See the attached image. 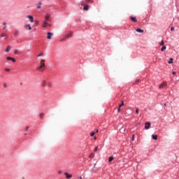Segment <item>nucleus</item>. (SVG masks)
<instances>
[{
    "label": "nucleus",
    "instance_id": "nucleus-15",
    "mask_svg": "<svg viewBox=\"0 0 179 179\" xmlns=\"http://www.w3.org/2000/svg\"><path fill=\"white\" fill-rule=\"evenodd\" d=\"M152 137L154 141H157V135L152 134Z\"/></svg>",
    "mask_w": 179,
    "mask_h": 179
},
{
    "label": "nucleus",
    "instance_id": "nucleus-28",
    "mask_svg": "<svg viewBox=\"0 0 179 179\" xmlns=\"http://www.w3.org/2000/svg\"><path fill=\"white\" fill-rule=\"evenodd\" d=\"M160 45H164V41H161Z\"/></svg>",
    "mask_w": 179,
    "mask_h": 179
},
{
    "label": "nucleus",
    "instance_id": "nucleus-13",
    "mask_svg": "<svg viewBox=\"0 0 179 179\" xmlns=\"http://www.w3.org/2000/svg\"><path fill=\"white\" fill-rule=\"evenodd\" d=\"M83 10H89V5L86 4L84 6Z\"/></svg>",
    "mask_w": 179,
    "mask_h": 179
},
{
    "label": "nucleus",
    "instance_id": "nucleus-3",
    "mask_svg": "<svg viewBox=\"0 0 179 179\" xmlns=\"http://www.w3.org/2000/svg\"><path fill=\"white\" fill-rule=\"evenodd\" d=\"M166 86H167V82H164L159 85V89H164Z\"/></svg>",
    "mask_w": 179,
    "mask_h": 179
},
{
    "label": "nucleus",
    "instance_id": "nucleus-7",
    "mask_svg": "<svg viewBox=\"0 0 179 179\" xmlns=\"http://www.w3.org/2000/svg\"><path fill=\"white\" fill-rule=\"evenodd\" d=\"M130 20H131V22H134V23H136V22H138V20H136V17L131 16L129 17Z\"/></svg>",
    "mask_w": 179,
    "mask_h": 179
},
{
    "label": "nucleus",
    "instance_id": "nucleus-6",
    "mask_svg": "<svg viewBox=\"0 0 179 179\" xmlns=\"http://www.w3.org/2000/svg\"><path fill=\"white\" fill-rule=\"evenodd\" d=\"M6 60L7 61H12L13 62H16V59H15V58H13V57H6Z\"/></svg>",
    "mask_w": 179,
    "mask_h": 179
},
{
    "label": "nucleus",
    "instance_id": "nucleus-31",
    "mask_svg": "<svg viewBox=\"0 0 179 179\" xmlns=\"http://www.w3.org/2000/svg\"><path fill=\"white\" fill-rule=\"evenodd\" d=\"M136 114H139V109H138V108H136Z\"/></svg>",
    "mask_w": 179,
    "mask_h": 179
},
{
    "label": "nucleus",
    "instance_id": "nucleus-45",
    "mask_svg": "<svg viewBox=\"0 0 179 179\" xmlns=\"http://www.w3.org/2000/svg\"><path fill=\"white\" fill-rule=\"evenodd\" d=\"M87 2H90V0H85Z\"/></svg>",
    "mask_w": 179,
    "mask_h": 179
},
{
    "label": "nucleus",
    "instance_id": "nucleus-47",
    "mask_svg": "<svg viewBox=\"0 0 179 179\" xmlns=\"http://www.w3.org/2000/svg\"><path fill=\"white\" fill-rule=\"evenodd\" d=\"M78 179H83V178H82V176H80V177L78 178Z\"/></svg>",
    "mask_w": 179,
    "mask_h": 179
},
{
    "label": "nucleus",
    "instance_id": "nucleus-30",
    "mask_svg": "<svg viewBox=\"0 0 179 179\" xmlns=\"http://www.w3.org/2000/svg\"><path fill=\"white\" fill-rule=\"evenodd\" d=\"M123 106H124V101H122V103L119 106L122 107Z\"/></svg>",
    "mask_w": 179,
    "mask_h": 179
},
{
    "label": "nucleus",
    "instance_id": "nucleus-46",
    "mask_svg": "<svg viewBox=\"0 0 179 179\" xmlns=\"http://www.w3.org/2000/svg\"><path fill=\"white\" fill-rule=\"evenodd\" d=\"M36 24H38V21H36Z\"/></svg>",
    "mask_w": 179,
    "mask_h": 179
},
{
    "label": "nucleus",
    "instance_id": "nucleus-38",
    "mask_svg": "<svg viewBox=\"0 0 179 179\" xmlns=\"http://www.w3.org/2000/svg\"><path fill=\"white\" fill-rule=\"evenodd\" d=\"M171 31H174V27H172L171 28Z\"/></svg>",
    "mask_w": 179,
    "mask_h": 179
},
{
    "label": "nucleus",
    "instance_id": "nucleus-51",
    "mask_svg": "<svg viewBox=\"0 0 179 179\" xmlns=\"http://www.w3.org/2000/svg\"><path fill=\"white\" fill-rule=\"evenodd\" d=\"M24 135H25V136H26V135H27V134H25Z\"/></svg>",
    "mask_w": 179,
    "mask_h": 179
},
{
    "label": "nucleus",
    "instance_id": "nucleus-37",
    "mask_svg": "<svg viewBox=\"0 0 179 179\" xmlns=\"http://www.w3.org/2000/svg\"><path fill=\"white\" fill-rule=\"evenodd\" d=\"M132 141H135V134H133L132 136Z\"/></svg>",
    "mask_w": 179,
    "mask_h": 179
},
{
    "label": "nucleus",
    "instance_id": "nucleus-19",
    "mask_svg": "<svg viewBox=\"0 0 179 179\" xmlns=\"http://www.w3.org/2000/svg\"><path fill=\"white\" fill-rule=\"evenodd\" d=\"M6 36H8L6 34L3 33V34H1L0 37H6Z\"/></svg>",
    "mask_w": 179,
    "mask_h": 179
},
{
    "label": "nucleus",
    "instance_id": "nucleus-27",
    "mask_svg": "<svg viewBox=\"0 0 179 179\" xmlns=\"http://www.w3.org/2000/svg\"><path fill=\"white\" fill-rule=\"evenodd\" d=\"M6 72H10V69H5Z\"/></svg>",
    "mask_w": 179,
    "mask_h": 179
},
{
    "label": "nucleus",
    "instance_id": "nucleus-36",
    "mask_svg": "<svg viewBox=\"0 0 179 179\" xmlns=\"http://www.w3.org/2000/svg\"><path fill=\"white\" fill-rule=\"evenodd\" d=\"M29 126L26 127H25V131H29Z\"/></svg>",
    "mask_w": 179,
    "mask_h": 179
},
{
    "label": "nucleus",
    "instance_id": "nucleus-10",
    "mask_svg": "<svg viewBox=\"0 0 179 179\" xmlns=\"http://www.w3.org/2000/svg\"><path fill=\"white\" fill-rule=\"evenodd\" d=\"M50 19V14H46L45 16V22H48Z\"/></svg>",
    "mask_w": 179,
    "mask_h": 179
},
{
    "label": "nucleus",
    "instance_id": "nucleus-43",
    "mask_svg": "<svg viewBox=\"0 0 179 179\" xmlns=\"http://www.w3.org/2000/svg\"><path fill=\"white\" fill-rule=\"evenodd\" d=\"M80 4L82 5V6H83V1H82Z\"/></svg>",
    "mask_w": 179,
    "mask_h": 179
},
{
    "label": "nucleus",
    "instance_id": "nucleus-41",
    "mask_svg": "<svg viewBox=\"0 0 179 179\" xmlns=\"http://www.w3.org/2000/svg\"><path fill=\"white\" fill-rule=\"evenodd\" d=\"M176 73H176V71H173V72H172V74H173V75H176Z\"/></svg>",
    "mask_w": 179,
    "mask_h": 179
},
{
    "label": "nucleus",
    "instance_id": "nucleus-48",
    "mask_svg": "<svg viewBox=\"0 0 179 179\" xmlns=\"http://www.w3.org/2000/svg\"><path fill=\"white\" fill-rule=\"evenodd\" d=\"M98 132H99V129L96 130V134H98Z\"/></svg>",
    "mask_w": 179,
    "mask_h": 179
},
{
    "label": "nucleus",
    "instance_id": "nucleus-40",
    "mask_svg": "<svg viewBox=\"0 0 179 179\" xmlns=\"http://www.w3.org/2000/svg\"><path fill=\"white\" fill-rule=\"evenodd\" d=\"M120 131H123L124 132V131H125V129L121 128V129H120Z\"/></svg>",
    "mask_w": 179,
    "mask_h": 179
},
{
    "label": "nucleus",
    "instance_id": "nucleus-44",
    "mask_svg": "<svg viewBox=\"0 0 179 179\" xmlns=\"http://www.w3.org/2000/svg\"><path fill=\"white\" fill-rule=\"evenodd\" d=\"M94 139L96 141V139H97V137H96V136L94 137Z\"/></svg>",
    "mask_w": 179,
    "mask_h": 179
},
{
    "label": "nucleus",
    "instance_id": "nucleus-50",
    "mask_svg": "<svg viewBox=\"0 0 179 179\" xmlns=\"http://www.w3.org/2000/svg\"><path fill=\"white\" fill-rule=\"evenodd\" d=\"M22 179H24V176L22 177Z\"/></svg>",
    "mask_w": 179,
    "mask_h": 179
},
{
    "label": "nucleus",
    "instance_id": "nucleus-22",
    "mask_svg": "<svg viewBox=\"0 0 179 179\" xmlns=\"http://www.w3.org/2000/svg\"><path fill=\"white\" fill-rule=\"evenodd\" d=\"M90 159H93V157H94V153H91L90 155Z\"/></svg>",
    "mask_w": 179,
    "mask_h": 179
},
{
    "label": "nucleus",
    "instance_id": "nucleus-18",
    "mask_svg": "<svg viewBox=\"0 0 179 179\" xmlns=\"http://www.w3.org/2000/svg\"><path fill=\"white\" fill-rule=\"evenodd\" d=\"M113 160H114V157H110L108 159V162L111 163V162H113Z\"/></svg>",
    "mask_w": 179,
    "mask_h": 179
},
{
    "label": "nucleus",
    "instance_id": "nucleus-4",
    "mask_svg": "<svg viewBox=\"0 0 179 179\" xmlns=\"http://www.w3.org/2000/svg\"><path fill=\"white\" fill-rule=\"evenodd\" d=\"M27 19H29V22H31V23H33V22H34V17H33L32 15H27Z\"/></svg>",
    "mask_w": 179,
    "mask_h": 179
},
{
    "label": "nucleus",
    "instance_id": "nucleus-16",
    "mask_svg": "<svg viewBox=\"0 0 179 179\" xmlns=\"http://www.w3.org/2000/svg\"><path fill=\"white\" fill-rule=\"evenodd\" d=\"M41 5H43V3L39 2V4L36 6L37 9H41Z\"/></svg>",
    "mask_w": 179,
    "mask_h": 179
},
{
    "label": "nucleus",
    "instance_id": "nucleus-26",
    "mask_svg": "<svg viewBox=\"0 0 179 179\" xmlns=\"http://www.w3.org/2000/svg\"><path fill=\"white\" fill-rule=\"evenodd\" d=\"M17 52H19V51L17 50H14V54L15 55H17Z\"/></svg>",
    "mask_w": 179,
    "mask_h": 179
},
{
    "label": "nucleus",
    "instance_id": "nucleus-39",
    "mask_svg": "<svg viewBox=\"0 0 179 179\" xmlns=\"http://www.w3.org/2000/svg\"><path fill=\"white\" fill-rule=\"evenodd\" d=\"M62 171L59 170V171H58V174H62Z\"/></svg>",
    "mask_w": 179,
    "mask_h": 179
},
{
    "label": "nucleus",
    "instance_id": "nucleus-1",
    "mask_svg": "<svg viewBox=\"0 0 179 179\" xmlns=\"http://www.w3.org/2000/svg\"><path fill=\"white\" fill-rule=\"evenodd\" d=\"M45 69V60L41 59V66L37 68V71H40L42 72V71H44Z\"/></svg>",
    "mask_w": 179,
    "mask_h": 179
},
{
    "label": "nucleus",
    "instance_id": "nucleus-25",
    "mask_svg": "<svg viewBox=\"0 0 179 179\" xmlns=\"http://www.w3.org/2000/svg\"><path fill=\"white\" fill-rule=\"evenodd\" d=\"M166 46H163L162 48H161V51H164V50H166Z\"/></svg>",
    "mask_w": 179,
    "mask_h": 179
},
{
    "label": "nucleus",
    "instance_id": "nucleus-49",
    "mask_svg": "<svg viewBox=\"0 0 179 179\" xmlns=\"http://www.w3.org/2000/svg\"><path fill=\"white\" fill-rule=\"evenodd\" d=\"M3 24L6 25V22H4Z\"/></svg>",
    "mask_w": 179,
    "mask_h": 179
},
{
    "label": "nucleus",
    "instance_id": "nucleus-32",
    "mask_svg": "<svg viewBox=\"0 0 179 179\" xmlns=\"http://www.w3.org/2000/svg\"><path fill=\"white\" fill-rule=\"evenodd\" d=\"M117 112L121 113V107L119 106V108L117 109Z\"/></svg>",
    "mask_w": 179,
    "mask_h": 179
},
{
    "label": "nucleus",
    "instance_id": "nucleus-17",
    "mask_svg": "<svg viewBox=\"0 0 179 179\" xmlns=\"http://www.w3.org/2000/svg\"><path fill=\"white\" fill-rule=\"evenodd\" d=\"M10 46H7V48H6V50H5V52H9V51H10Z\"/></svg>",
    "mask_w": 179,
    "mask_h": 179
},
{
    "label": "nucleus",
    "instance_id": "nucleus-5",
    "mask_svg": "<svg viewBox=\"0 0 179 179\" xmlns=\"http://www.w3.org/2000/svg\"><path fill=\"white\" fill-rule=\"evenodd\" d=\"M24 27L26 30H31V26L30 24H26Z\"/></svg>",
    "mask_w": 179,
    "mask_h": 179
},
{
    "label": "nucleus",
    "instance_id": "nucleus-23",
    "mask_svg": "<svg viewBox=\"0 0 179 179\" xmlns=\"http://www.w3.org/2000/svg\"><path fill=\"white\" fill-rule=\"evenodd\" d=\"M14 36H17V34H19V31H15L14 33H13Z\"/></svg>",
    "mask_w": 179,
    "mask_h": 179
},
{
    "label": "nucleus",
    "instance_id": "nucleus-9",
    "mask_svg": "<svg viewBox=\"0 0 179 179\" xmlns=\"http://www.w3.org/2000/svg\"><path fill=\"white\" fill-rule=\"evenodd\" d=\"M64 176H66V178L67 179L72 178V175L68 173V172L64 173Z\"/></svg>",
    "mask_w": 179,
    "mask_h": 179
},
{
    "label": "nucleus",
    "instance_id": "nucleus-2",
    "mask_svg": "<svg viewBox=\"0 0 179 179\" xmlns=\"http://www.w3.org/2000/svg\"><path fill=\"white\" fill-rule=\"evenodd\" d=\"M72 36H73V32L72 31H69L67 34H66V36H64V38H63L62 39V41H65V40L68 39V38H71V37H72Z\"/></svg>",
    "mask_w": 179,
    "mask_h": 179
},
{
    "label": "nucleus",
    "instance_id": "nucleus-8",
    "mask_svg": "<svg viewBox=\"0 0 179 179\" xmlns=\"http://www.w3.org/2000/svg\"><path fill=\"white\" fill-rule=\"evenodd\" d=\"M149 128H150V122H148L145 123V129H149Z\"/></svg>",
    "mask_w": 179,
    "mask_h": 179
},
{
    "label": "nucleus",
    "instance_id": "nucleus-14",
    "mask_svg": "<svg viewBox=\"0 0 179 179\" xmlns=\"http://www.w3.org/2000/svg\"><path fill=\"white\" fill-rule=\"evenodd\" d=\"M136 31H137V33H143V29L138 28L136 30Z\"/></svg>",
    "mask_w": 179,
    "mask_h": 179
},
{
    "label": "nucleus",
    "instance_id": "nucleus-29",
    "mask_svg": "<svg viewBox=\"0 0 179 179\" xmlns=\"http://www.w3.org/2000/svg\"><path fill=\"white\" fill-rule=\"evenodd\" d=\"M43 55H44V53L41 52L38 55V57H43Z\"/></svg>",
    "mask_w": 179,
    "mask_h": 179
},
{
    "label": "nucleus",
    "instance_id": "nucleus-33",
    "mask_svg": "<svg viewBox=\"0 0 179 179\" xmlns=\"http://www.w3.org/2000/svg\"><path fill=\"white\" fill-rule=\"evenodd\" d=\"M40 117H41V118H43V117H44V113H41Z\"/></svg>",
    "mask_w": 179,
    "mask_h": 179
},
{
    "label": "nucleus",
    "instance_id": "nucleus-20",
    "mask_svg": "<svg viewBox=\"0 0 179 179\" xmlns=\"http://www.w3.org/2000/svg\"><path fill=\"white\" fill-rule=\"evenodd\" d=\"M47 86L49 87H52V83H48Z\"/></svg>",
    "mask_w": 179,
    "mask_h": 179
},
{
    "label": "nucleus",
    "instance_id": "nucleus-21",
    "mask_svg": "<svg viewBox=\"0 0 179 179\" xmlns=\"http://www.w3.org/2000/svg\"><path fill=\"white\" fill-rule=\"evenodd\" d=\"M173 59L171 58L169 61L168 62V64H173Z\"/></svg>",
    "mask_w": 179,
    "mask_h": 179
},
{
    "label": "nucleus",
    "instance_id": "nucleus-42",
    "mask_svg": "<svg viewBox=\"0 0 179 179\" xmlns=\"http://www.w3.org/2000/svg\"><path fill=\"white\" fill-rule=\"evenodd\" d=\"M3 87H6V83H4V84H3Z\"/></svg>",
    "mask_w": 179,
    "mask_h": 179
},
{
    "label": "nucleus",
    "instance_id": "nucleus-12",
    "mask_svg": "<svg viewBox=\"0 0 179 179\" xmlns=\"http://www.w3.org/2000/svg\"><path fill=\"white\" fill-rule=\"evenodd\" d=\"M51 36H52V33L48 32V36H47L48 40H51Z\"/></svg>",
    "mask_w": 179,
    "mask_h": 179
},
{
    "label": "nucleus",
    "instance_id": "nucleus-11",
    "mask_svg": "<svg viewBox=\"0 0 179 179\" xmlns=\"http://www.w3.org/2000/svg\"><path fill=\"white\" fill-rule=\"evenodd\" d=\"M47 26H50V24L48 22H47V21H44L42 27H47Z\"/></svg>",
    "mask_w": 179,
    "mask_h": 179
},
{
    "label": "nucleus",
    "instance_id": "nucleus-35",
    "mask_svg": "<svg viewBox=\"0 0 179 179\" xmlns=\"http://www.w3.org/2000/svg\"><path fill=\"white\" fill-rule=\"evenodd\" d=\"M43 86H45V80H43L42 83Z\"/></svg>",
    "mask_w": 179,
    "mask_h": 179
},
{
    "label": "nucleus",
    "instance_id": "nucleus-34",
    "mask_svg": "<svg viewBox=\"0 0 179 179\" xmlns=\"http://www.w3.org/2000/svg\"><path fill=\"white\" fill-rule=\"evenodd\" d=\"M99 150V146H96L94 149V152H96Z\"/></svg>",
    "mask_w": 179,
    "mask_h": 179
},
{
    "label": "nucleus",
    "instance_id": "nucleus-24",
    "mask_svg": "<svg viewBox=\"0 0 179 179\" xmlns=\"http://www.w3.org/2000/svg\"><path fill=\"white\" fill-rule=\"evenodd\" d=\"M94 135H96V132L92 131L90 134V136H94Z\"/></svg>",
    "mask_w": 179,
    "mask_h": 179
}]
</instances>
